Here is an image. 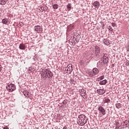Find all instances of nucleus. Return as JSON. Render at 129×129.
I'll use <instances>...</instances> for the list:
<instances>
[{"mask_svg":"<svg viewBox=\"0 0 129 129\" xmlns=\"http://www.w3.org/2000/svg\"><path fill=\"white\" fill-rule=\"evenodd\" d=\"M78 119L77 123L79 125H84L87 122V119H86V116L84 114L79 115L78 116Z\"/></svg>","mask_w":129,"mask_h":129,"instance_id":"f257e3e1","label":"nucleus"},{"mask_svg":"<svg viewBox=\"0 0 129 129\" xmlns=\"http://www.w3.org/2000/svg\"><path fill=\"white\" fill-rule=\"evenodd\" d=\"M53 76V74H52V72L50 71H49L48 70H43V73L41 74V77L43 78H47L48 77V78H50V77H52Z\"/></svg>","mask_w":129,"mask_h":129,"instance_id":"f03ea898","label":"nucleus"},{"mask_svg":"<svg viewBox=\"0 0 129 129\" xmlns=\"http://www.w3.org/2000/svg\"><path fill=\"white\" fill-rule=\"evenodd\" d=\"M7 90L9 92H13L14 90H16V85L14 84H10L7 87Z\"/></svg>","mask_w":129,"mask_h":129,"instance_id":"7ed1b4c3","label":"nucleus"},{"mask_svg":"<svg viewBox=\"0 0 129 129\" xmlns=\"http://www.w3.org/2000/svg\"><path fill=\"white\" fill-rule=\"evenodd\" d=\"M99 73V71L97 68H94L93 69V73L90 74V76L91 77H93V76H95V75H97Z\"/></svg>","mask_w":129,"mask_h":129,"instance_id":"20e7f679","label":"nucleus"},{"mask_svg":"<svg viewBox=\"0 0 129 129\" xmlns=\"http://www.w3.org/2000/svg\"><path fill=\"white\" fill-rule=\"evenodd\" d=\"M98 110H99L103 115L106 114V111H105V109L102 106H100L98 107Z\"/></svg>","mask_w":129,"mask_h":129,"instance_id":"39448f33","label":"nucleus"},{"mask_svg":"<svg viewBox=\"0 0 129 129\" xmlns=\"http://www.w3.org/2000/svg\"><path fill=\"white\" fill-rule=\"evenodd\" d=\"M34 30L36 33H42V32H43V28L39 25L35 26Z\"/></svg>","mask_w":129,"mask_h":129,"instance_id":"423d86ee","label":"nucleus"},{"mask_svg":"<svg viewBox=\"0 0 129 129\" xmlns=\"http://www.w3.org/2000/svg\"><path fill=\"white\" fill-rule=\"evenodd\" d=\"M66 70H67V73H69L70 74H71L73 70V67H72V64H70L68 65L67 67L66 68Z\"/></svg>","mask_w":129,"mask_h":129,"instance_id":"0eeeda50","label":"nucleus"},{"mask_svg":"<svg viewBox=\"0 0 129 129\" xmlns=\"http://www.w3.org/2000/svg\"><path fill=\"white\" fill-rule=\"evenodd\" d=\"M81 96L84 99L87 97V94L86 93V91L84 89H82L80 91Z\"/></svg>","mask_w":129,"mask_h":129,"instance_id":"6e6552de","label":"nucleus"},{"mask_svg":"<svg viewBox=\"0 0 129 129\" xmlns=\"http://www.w3.org/2000/svg\"><path fill=\"white\" fill-rule=\"evenodd\" d=\"M100 53V48L97 45L95 46V55H97Z\"/></svg>","mask_w":129,"mask_h":129,"instance_id":"1a4fd4ad","label":"nucleus"},{"mask_svg":"<svg viewBox=\"0 0 129 129\" xmlns=\"http://www.w3.org/2000/svg\"><path fill=\"white\" fill-rule=\"evenodd\" d=\"M97 93H98V94H100V95H102L105 93V90L102 89H98L97 90Z\"/></svg>","mask_w":129,"mask_h":129,"instance_id":"9d476101","label":"nucleus"},{"mask_svg":"<svg viewBox=\"0 0 129 129\" xmlns=\"http://www.w3.org/2000/svg\"><path fill=\"white\" fill-rule=\"evenodd\" d=\"M93 6L96 9H98V8H99V7L100 6V4H99L98 2L96 1L93 3Z\"/></svg>","mask_w":129,"mask_h":129,"instance_id":"9b49d317","label":"nucleus"},{"mask_svg":"<svg viewBox=\"0 0 129 129\" xmlns=\"http://www.w3.org/2000/svg\"><path fill=\"white\" fill-rule=\"evenodd\" d=\"M19 49H20V50H26V46L25 44L21 43L19 45Z\"/></svg>","mask_w":129,"mask_h":129,"instance_id":"f8f14e48","label":"nucleus"},{"mask_svg":"<svg viewBox=\"0 0 129 129\" xmlns=\"http://www.w3.org/2000/svg\"><path fill=\"white\" fill-rule=\"evenodd\" d=\"M108 62V58L106 56H103V63L104 64H106V63Z\"/></svg>","mask_w":129,"mask_h":129,"instance_id":"ddd939ff","label":"nucleus"},{"mask_svg":"<svg viewBox=\"0 0 129 129\" xmlns=\"http://www.w3.org/2000/svg\"><path fill=\"white\" fill-rule=\"evenodd\" d=\"M106 83H107V80H104L99 82V84L100 85H105V84H106Z\"/></svg>","mask_w":129,"mask_h":129,"instance_id":"4468645a","label":"nucleus"},{"mask_svg":"<svg viewBox=\"0 0 129 129\" xmlns=\"http://www.w3.org/2000/svg\"><path fill=\"white\" fill-rule=\"evenodd\" d=\"M24 94L26 97H30V93L28 91H25L24 92Z\"/></svg>","mask_w":129,"mask_h":129,"instance_id":"2eb2a0df","label":"nucleus"},{"mask_svg":"<svg viewBox=\"0 0 129 129\" xmlns=\"http://www.w3.org/2000/svg\"><path fill=\"white\" fill-rule=\"evenodd\" d=\"M7 0H0V4L2 6H4L5 4H7Z\"/></svg>","mask_w":129,"mask_h":129,"instance_id":"dca6fc26","label":"nucleus"},{"mask_svg":"<svg viewBox=\"0 0 129 129\" xmlns=\"http://www.w3.org/2000/svg\"><path fill=\"white\" fill-rule=\"evenodd\" d=\"M103 42L104 44H105V45H108V44H109V41L106 39H104Z\"/></svg>","mask_w":129,"mask_h":129,"instance_id":"f3484780","label":"nucleus"},{"mask_svg":"<svg viewBox=\"0 0 129 129\" xmlns=\"http://www.w3.org/2000/svg\"><path fill=\"white\" fill-rule=\"evenodd\" d=\"M110 101V100L108 98H105L104 99V103H108Z\"/></svg>","mask_w":129,"mask_h":129,"instance_id":"a211bd4d","label":"nucleus"},{"mask_svg":"<svg viewBox=\"0 0 129 129\" xmlns=\"http://www.w3.org/2000/svg\"><path fill=\"white\" fill-rule=\"evenodd\" d=\"M3 24H5V25L8 24V19H4L2 20Z\"/></svg>","mask_w":129,"mask_h":129,"instance_id":"6ab92c4d","label":"nucleus"},{"mask_svg":"<svg viewBox=\"0 0 129 129\" xmlns=\"http://www.w3.org/2000/svg\"><path fill=\"white\" fill-rule=\"evenodd\" d=\"M58 7H59V5H58L57 4H54L53 6V9H54V10H57Z\"/></svg>","mask_w":129,"mask_h":129,"instance_id":"aec40b11","label":"nucleus"},{"mask_svg":"<svg viewBox=\"0 0 129 129\" xmlns=\"http://www.w3.org/2000/svg\"><path fill=\"white\" fill-rule=\"evenodd\" d=\"M116 107L118 109L120 108L121 107V104L120 103H117L115 104Z\"/></svg>","mask_w":129,"mask_h":129,"instance_id":"412c9836","label":"nucleus"},{"mask_svg":"<svg viewBox=\"0 0 129 129\" xmlns=\"http://www.w3.org/2000/svg\"><path fill=\"white\" fill-rule=\"evenodd\" d=\"M67 8L71 10V4H69L67 5Z\"/></svg>","mask_w":129,"mask_h":129,"instance_id":"4be33fe9","label":"nucleus"},{"mask_svg":"<svg viewBox=\"0 0 129 129\" xmlns=\"http://www.w3.org/2000/svg\"><path fill=\"white\" fill-rule=\"evenodd\" d=\"M99 80H102L104 79V76H101L98 78Z\"/></svg>","mask_w":129,"mask_h":129,"instance_id":"5701e85b","label":"nucleus"},{"mask_svg":"<svg viewBox=\"0 0 129 129\" xmlns=\"http://www.w3.org/2000/svg\"><path fill=\"white\" fill-rule=\"evenodd\" d=\"M3 70V69L2 68V65L0 63V72H2V71Z\"/></svg>","mask_w":129,"mask_h":129,"instance_id":"b1692460","label":"nucleus"},{"mask_svg":"<svg viewBox=\"0 0 129 129\" xmlns=\"http://www.w3.org/2000/svg\"><path fill=\"white\" fill-rule=\"evenodd\" d=\"M111 25H112V26L113 27H115V23H112L111 24Z\"/></svg>","mask_w":129,"mask_h":129,"instance_id":"393cba45","label":"nucleus"},{"mask_svg":"<svg viewBox=\"0 0 129 129\" xmlns=\"http://www.w3.org/2000/svg\"><path fill=\"white\" fill-rule=\"evenodd\" d=\"M108 29L109 30H112V28L111 27V26H109L108 27Z\"/></svg>","mask_w":129,"mask_h":129,"instance_id":"a878e982","label":"nucleus"},{"mask_svg":"<svg viewBox=\"0 0 129 129\" xmlns=\"http://www.w3.org/2000/svg\"><path fill=\"white\" fill-rule=\"evenodd\" d=\"M4 129H9V127H8V126H6Z\"/></svg>","mask_w":129,"mask_h":129,"instance_id":"bb28decb","label":"nucleus"},{"mask_svg":"<svg viewBox=\"0 0 129 129\" xmlns=\"http://www.w3.org/2000/svg\"><path fill=\"white\" fill-rule=\"evenodd\" d=\"M127 122H128V121H125V122H124V123H127Z\"/></svg>","mask_w":129,"mask_h":129,"instance_id":"cd10ccee","label":"nucleus"},{"mask_svg":"<svg viewBox=\"0 0 129 129\" xmlns=\"http://www.w3.org/2000/svg\"><path fill=\"white\" fill-rule=\"evenodd\" d=\"M62 129H67V126H64V127H63Z\"/></svg>","mask_w":129,"mask_h":129,"instance_id":"c85d7f7f","label":"nucleus"}]
</instances>
